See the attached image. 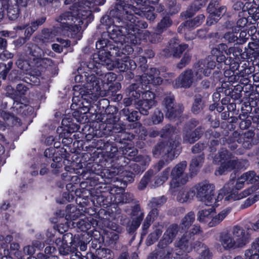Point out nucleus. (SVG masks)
I'll use <instances>...</instances> for the list:
<instances>
[{
    "label": "nucleus",
    "instance_id": "obj_1",
    "mask_svg": "<svg viewBox=\"0 0 259 259\" xmlns=\"http://www.w3.org/2000/svg\"><path fill=\"white\" fill-rule=\"evenodd\" d=\"M116 4L115 10L111 14L115 16L116 21L123 20L125 26H117L120 29L125 28L123 33L127 34V38H130L131 42L137 44L140 40L137 36L139 33L140 28H146L148 25L146 22L138 19L133 14L141 16H145L149 20L155 19L153 11L155 8L149 6L148 4H155L159 0H135L138 8L132 6L128 4L129 0H116Z\"/></svg>",
    "mask_w": 259,
    "mask_h": 259
},
{
    "label": "nucleus",
    "instance_id": "obj_2",
    "mask_svg": "<svg viewBox=\"0 0 259 259\" xmlns=\"http://www.w3.org/2000/svg\"><path fill=\"white\" fill-rule=\"evenodd\" d=\"M125 28L120 29L117 26H110L109 28V36L116 44L117 47L123 51L124 65H120L119 60L118 59L113 62L105 54L106 53L101 50L98 53L94 54V60L99 64L106 66L108 70H112L114 67L117 68L120 71H125L128 69H134L136 67V64L134 61L131 60L125 55L126 53L129 54L133 52V49L130 44L135 45L131 42L130 38H127V34L123 33V30H126Z\"/></svg>",
    "mask_w": 259,
    "mask_h": 259
},
{
    "label": "nucleus",
    "instance_id": "obj_3",
    "mask_svg": "<svg viewBox=\"0 0 259 259\" xmlns=\"http://www.w3.org/2000/svg\"><path fill=\"white\" fill-rule=\"evenodd\" d=\"M96 64L91 72L92 74L87 77V83L84 87V90L80 92L81 98L85 100L87 103H91L96 100L100 97H103L104 93L101 90L100 80L104 83L110 84L114 81L116 79V74L113 72H108L104 74L102 73L103 70L106 68V66L99 64L94 60Z\"/></svg>",
    "mask_w": 259,
    "mask_h": 259
},
{
    "label": "nucleus",
    "instance_id": "obj_4",
    "mask_svg": "<svg viewBox=\"0 0 259 259\" xmlns=\"http://www.w3.org/2000/svg\"><path fill=\"white\" fill-rule=\"evenodd\" d=\"M69 13H63L56 19L60 27H55L52 30L48 29L43 32L42 40L44 42H51L56 40L59 35H67L74 37L80 30V25L83 23L81 20L73 18Z\"/></svg>",
    "mask_w": 259,
    "mask_h": 259
},
{
    "label": "nucleus",
    "instance_id": "obj_5",
    "mask_svg": "<svg viewBox=\"0 0 259 259\" xmlns=\"http://www.w3.org/2000/svg\"><path fill=\"white\" fill-rule=\"evenodd\" d=\"M216 66L215 62L208 57L198 61L193 67V71L188 69L183 72L175 80L176 88H189L194 82L201 79L203 76H209Z\"/></svg>",
    "mask_w": 259,
    "mask_h": 259
},
{
    "label": "nucleus",
    "instance_id": "obj_6",
    "mask_svg": "<svg viewBox=\"0 0 259 259\" xmlns=\"http://www.w3.org/2000/svg\"><path fill=\"white\" fill-rule=\"evenodd\" d=\"M241 52L242 50L239 47L234 46L228 49L227 46L224 44L219 45L217 48L211 50V54L216 56V60L218 62L217 68H222L223 66H229L230 67L229 69H227L224 72L226 80L239 67L238 63L234 61L229 56L232 54L236 59L241 55Z\"/></svg>",
    "mask_w": 259,
    "mask_h": 259
},
{
    "label": "nucleus",
    "instance_id": "obj_7",
    "mask_svg": "<svg viewBox=\"0 0 259 259\" xmlns=\"http://www.w3.org/2000/svg\"><path fill=\"white\" fill-rule=\"evenodd\" d=\"M227 188L224 187L221 189L217 195H215V187L213 185L207 182L199 184L196 188L197 198L205 205L217 207L220 204L226 194Z\"/></svg>",
    "mask_w": 259,
    "mask_h": 259
},
{
    "label": "nucleus",
    "instance_id": "obj_8",
    "mask_svg": "<svg viewBox=\"0 0 259 259\" xmlns=\"http://www.w3.org/2000/svg\"><path fill=\"white\" fill-rule=\"evenodd\" d=\"M74 0H65V5L70 4ZM105 0H78L70 8V11L65 13H69L70 16H73V18L83 20L88 18L91 15L92 9L96 6L103 5ZM75 20V19H74Z\"/></svg>",
    "mask_w": 259,
    "mask_h": 259
},
{
    "label": "nucleus",
    "instance_id": "obj_9",
    "mask_svg": "<svg viewBox=\"0 0 259 259\" xmlns=\"http://www.w3.org/2000/svg\"><path fill=\"white\" fill-rule=\"evenodd\" d=\"M164 77H166L162 74H160V72L156 68H151L148 74H144L141 77V87L139 86L138 88L136 84H133L131 87V92H130V97L133 101H135V103L137 104V99L140 97V88L144 89V86L146 88L148 84L157 85H159L162 82V79L159 75Z\"/></svg>",
    "mask_w": 259,
    "mask_h": 259
},
{
    "label": "nucleus",
    "instance_id": "obj_10",
    "mask_svg": "<svg viewBox=\"0 0 259 259\" xmlns=\"http://www.w3.org/2000/svg\"><path fill=\"white\" fill-rule=\"evenodd\" d=\"M214 161L215 162H221V166L215 171V175H222L228 170L234 168H241L240 162L236 161L235 159L229 154L226 150H222L219 154L214 157Z\"/></svg>",
    "mask_w": 259,
    "mask_h": 259
},
{
    "label": "nucleus",
    "instance_id": "obj_11",
    "mask_svg": "<svg viewBox=\"0 0 259 259\" xmlns=\"http://www.w3.org/2000/svg\"><path fill=\"white\" fill-rule=\"evenodd\" d=\"M187 167L186 161H182L178 164L171 171V180L170 182V189L174 192L186 184L188 181V174L185 172Z\"/></svg>",
    "mask_w": 259,
    "mask_h": 259
},
{
    "label": "nucleus",
    "instance_id": "obj_12",
    "mask_svg": "<svg viewBox=\"0 0 259 259\" xmlns=\"http://www.w3.org/2000/svg\"><path fill=\"white\" fill-rule=\"evenodd\" d=\"M200 232V227L193 226L189 231L186 232L176 245V254L183 255V252H189L192 249L190 239L192 236Z\"/></svg>",
    "mask_w": 259,
    "mask_h": 259
},
{
    "label": "nucleus",
    "instance_id": "obj_13",
    "mask_svg": "<svg viewBox=\"0 0 259 259\" xmlns=\"http://www.w3.org/2000/svg\"><path fill=\"white\" fill-rule=\"evenodd\" d=\"M27 48L29 52V56L28 57L34 62L37 66H39L37 64L41 62H45L46 63L47 62L49 63L50 60L48 59L45 56L47 55L52 56L53 54L51 51L47 50L44 52L35 45H29Z\"/></svg>",
    "mask_w": 259,
    "mask_h": 259
},
{
    "label": "nucleus",
    "instance_id": "obj_14",
    "mask_svg": "<svg viewBox=\"0 0 259 259\" xmlns=\"http://www.w3.org/2000/svg\"><path fill=\"white\" fill-rule=\"evenodd\" d=\"M27 0H9L7 5L1 3L0 6L7 10V15L9 19L15 20L19 16V7H25L27 5Z\"/></svg>",
    "mask_w": 259,
    "mask_h": 259
},
{
    "label": "nucleus",
    "instance_id": "obj_15",
    "mask_svg": "<svg viewBox=\"0 0 259 259\" xmlns=\"http://www.w3.org/2000/svg\"><path fill=\"white\" fill-rule=\"evenodd\" d=\"M155 95L152 92L147 91L142 94V100H138L137 108L141 114L146 115L148 110L155 105Z\"/></svg>",
    "mask_w": 259,
    "mask_h": 259
},
{
    "label": "nucleus",
    "instance_id": "obj_16",
    "mask_svg": "<svg viewBox=\"0 0 259 259\" xmlns=\"http://www.w3.org/2000/svg\"><path fill=\"white\" fill-rule=\"evenodd\" d=\"M218 5L217 0H212L209 4L207 11L209 13L206 23L208 25H211L214 23L217 22L221 16H223L226 12V8L224 6L217 9L215 6Z\"/></svg>",
    "mask_w": 259,
    "mask_h": 259
},
{
    "label": "nucleus",
    "instance_id": "obj_17",
    "mask_svg": "<svg viewBox=\"0 0 259 259\" xmlns=\"http://www.w3.org/2000/svg\"><path fill=\"white\" fill-rule=\"evenodd\" d=\"M232 234L237 247H242L249 241V234L245 228L235 226L233 229Z\"/></svg>",
    "mask_w": 259,
    "mask_h": 259
},
{
    "label": "nucleus",
    "instance_id": "obj_18",
    "mask_svg": "<svg viewBox=\"0 0 259 259\" xmlns=\"http://www.w3.org/2000/svg\"><path fill=\"white\" fill-rule=\"evenodd\" d=\"M163 105L166 109V115L170 119L178 116L182 112V108L175 105L172 96L166 97L163 101Z\"/></svg>",
    "mask_w": 259,
    "mask_h": 259
},
{
    "label": "nucleus",
    "instance_id": "obj_19",
    "mask_svg": "<svg viewBox=\"0 0 259 259\" xmlns=\"http://www.w3.org/2000/svg\"><path fill=\"white\" fill-rule=\"evenodd\" d=\"M259 181V176L256 175L253 171H247L242 175L237 180L235 189L240 190L242 189L245 184H254Z\"/></svg>",
    "mask_w": 259,
    "mask_h": 259
},
{
    "label": "nucleus",
    "instance_id": "obj_20",
    "mask_svg": "<svg viewBox=\"0 0 259 259\" xmlns=\"http://www.w3.org/2000/svg\"><path fill=\"white\" fill-rule=\"evenodd\" d=\"M178 226L177 225L170 226L165 231L163 236V239L159 243V245L161 248L170 243L177 233Z\"/></svg>",
    "mask_w": 259,
    "mask_h": 259
},
{
    "label": "nucleus",
    "instance_id": "obj_21",
    "mask_svg": "<svg viewBox=\"0 0 259 259\" xmlns=\"http://www.w3.org/2000/svg\"><path fill=\"white\" fill-rule=\"evenodd\" d=\"M46 21L45 17H42L36 21L33 22L31 24V26L23 25L17 27V29L20 30L25 29L24 35L26 38H29L31 34L36 30L38 26L42 24Z\"/></svg>",
    "mask_w": 259,
    "mask_h": 259
},
{
    "label": "nucleus",
    "instance_id": "obj_22",
    "mask_svg": "<svg viewBox=\"0 0 259 259\" xmlns=\"http://www.w3.org/2000/svg\"><path fill=\"white\" fill-rule=\"evenodd\" d=\"M231 209L229 207L226 208L220 211L218 214L213 215L208 223L209 227H213L219 225L230 213Z\"/></svg>",
    "mask_w": 259,
    "mask_h": 259
},
{
    "label": "nucleus",
    "instance_id": "obj_23",
    "mask_svg": "<svg viewBox=\"0 0 259 259\" xmlns=\"http://www.w3.org/2000/svg\"><path fill=\"white\" fill-rule=\"evenodd\" d=\"M258 188H248L245 190L241 193L238 194L234 190L230 193H227L225 198V201H234L236 200H239L251 194L254 190H256Z\"/></svg>",
    "mask_w": 259,
    "mask_h": 259
},
{
    "label": "nucleus",
    "instance_id": "obj_24",
    "mask_svg": "<svg viewBox=\"0 0 259 259\" xmlns=\"http://www.w3.org/2000/svg\"><path fill=\"white\" fill-rule=\"evenodd\" d=\"M179 145L178 142H175L171 146V148L170 151H169V148L166 146H165L164 144L161 143L157 145L153 151V155L155 156H158L159 154H160L162 152H164L165 151L167 152V157H170V160H171L174 158V155L172 153V150L175 148H176Z\"/></svg>",
    "mask_w": 259,
    "mask_h": 259
},
{
    "label": "nucleus",
    "instance_id": "obj_25",
    "mask_svg": "<svg viewBox=\"0 0 259 259\" xmlns=\"http://www.w3.org/2000/svg\"><path fill=\"white\" fill-rule=\"evenodd\" d=\"M16 64L18 68L27 72L31 69V67L36 65V64L29 59L28 57V58H25L22 55L20 56L16 62Z\"/></svg>",
    "mask_w": 259,
    "mask_h": 259
},
{
    "label": "nucleus",
    "instance_id": "obj_26",
    "mask_svg": "<svg viewBox=\"0 0 259 259\" xmlns=\"http://www.w3.org/2000/svg\"><path fill=\"white\" fill-rule=\"evenodd\" d=\"M220 242L223 247L226 250L238 247L236 245L233 237H232L227 234H224L221 237Z\"/></svg>",
    "mask_w": 259,
    "mask_h": 259
},
{
    "label": "nucleus",
    "instance_id": "obj_27",
    "mask_svg": "<svg viewBox=\"0 0 259 259\" xmlns=\"http://www.w3.org/2000/svg\"><path fill=\"white\" fill-rule=\"evenodd\" d=\"M170 169L169 168L165 169L160 175L156 177L151 182V185L153 187H157L162 185L168 179Z\"/></svg>",
    "mask_w": 259,
    "mask_h": 259
},
{
    "label": "nucleus",
    "instance_id": "obj_28",
    "mask_svg": "<svg viewBox=\"0 0 259 259\" xmlns=\"http://www.w3.org/2000/svg\"><path fill=\"white\" fill-rule=\"evenodd\" d=\"M194 196V192L191 190L182 189L178 193L177 199L181 203L188 201Z\"/></svg>",
    "mask_w": 259,
    "mask_h": 259
},
{
    "label": "nucleus",
    "instance_id": "obj_29",
    "mask_svg": "<svg viewBox=\"0 0 259 259\" xmlns=\"http://www.w3.org/2000/svg\"><path fill=\"white\" fill-rule=\"evenodd\" d=\"M188 48L187 45H179L175 42L173 45L169 44V55H172L175 57H179L182 53Z\"/></svg>",
    "mask_w": 259,
    "mask_h": 259
},
{
    "label": "nucleus",
    "instance_id": "obj_30",
    "mask_svg": "<svg viewBox=\"0 0 259 259\" xmlns=\"http://www.w3.org/2000/svg\"><path fill=\"white\" fill-rule=\"evenodd\" d=\"M259 239L255 240L252 244V249L247 250L245 255L248 259H258L259 254Z\"/></svg>",
    "mask_w": 259,
    "mask_h": 259
},
{
    "label": "nucleus",
    "instance_id": "obj_31",
    "mask_svg": "<svg viewBox=\"0 0 259 259\" xmlns=\"http://www.w3.org/2000/svg\"><path fill=\"white\" fill-rule=\"evenodd\" d=\"M214 210L215 209L212 208L201 210L198 212L197 219L201 222L208 223L209 221L211 220Z\"/></svg>",
    "mask_w": 259,
    "mask_h": 259
},
{
    "label": "nucleus",
    "instance_id": "obj_32",
    "mask_svg": "<svg viewBox=\"0 0 259 259\" xmlns=\"http://www.w3.org/2000/svg\"><path fill=\"white\" fill-rule=\"evenodd\" d=\"M202 133V131L201 128H197L194 131H187L184 139L188 142L192 143L199 138Z\"/></svg>",
    "mask_w": 259,
    "mask_h": 259
},
{
    "label": "nucleus",
    "instance_id": "obj_33",
    "mask_svg": "<svg viewBox=\"0 0 259 259\" xmlns=\"http://www.w3.org/2000/svg\"><path fill=\"white\" fill-rule=\"evenodd\" d=\"M195 220V214L192 212H189L183 219L182 228L184 230L188 229L189 227Z\"/></svg>",
    "mask_w": 259,
    "mask_h": 259
},
{
    "label": "nucleus",
    "instance_id": "obj_34",
    "mask_svg": "<svg viewBox=\"0 0 259 259\" xmlns=\"http://www.w3.org/2000/svg\"><path fill=\"white\" fill-rule=\"evenodd\" d=\"M203 160V157L201 155L193 158L190 164V170L193 172L197 171L198 168L202 165Z\"/></svg>",
    "mask_w": 259,
    "mask_h": 259
},
{
    "label": "nucleus",
    "instance_id": "obj_35",
    "mask_svg": "<svg viewBox=\"0 0 259 259\" xmlns=\"http://www.w3.org/2000/svg\"><path fill=\"white\" fill-rule=\"evenodd\" d=\"M39 74V72H37L36 74L34 75L32 72H30L27 73L28 76L24 78V80L30 84L37 85L39 83V79L38 77Z\"/></svg>",
    "mask_w": 259,
    "mask_h": 259
},
{
    "label": "nucleus",
    "instance_id": "obj_36",
    "mask_svg": "<svg viewBox=\"0 0 259 259\" xmlns=\"http://www.w3.org/2000/svg\"><path fill=\"white\" fill-rule=\"evenodd\" d=\"M204 16L203 15H200L193 19L194 24H192L193 21H187L185 23V26L189 28L197 27L203 21Z\"/></svg>",
    "mask_w": 259,
    "mask_h": 259
},
{
    "label": "nucleus",
    "instance_id": "obj_37",
    "mask_svg": "<svg viewBox=\"0 0 259 259\" xmlns=\"http://www.w3.org/2000/svg\"><path fill=\"white\" fill-rule=\"evenodd\" d=\"M12 65L13 63L11 61L8 62V67L5 64L0 63V77L3 79H6L9 71L12 68Z\"/></svg>",
    "mask_w": 259,
    "mask_h": 259
},
{
    "label": "nucleus",
    "instance_id": "obj_38",
    "mask_svg": "<svg viewBox=\"0 0 259 259\" xmlns=\"http://www.w3.org/2000/svg\"><path fill=\"white\" fill-rule=\"evenodd\" d=\"M171 21L168 17L163 18L157 25V29L159 32L163 31V29L170 26Z\"/></svg>",
    "mask_w": 259,
    "mask_h": 259
},
{
    "label": "nucleus",
    "instance_id": "obj_39",
    "mask_svg": "<svg viewBox=\"0 0 259 259\" xmlns=\"http://www.w3.org/2000/svg\"><path fill=\"white\" fill-rule=\"evenodd\" d=\"M259 199V191L257 193L254 195L253 197L251 198L249 197L247 198L244 202V203L242 205V207L243 208H247L252 204H253L255 202L257 201Z\"/></svg>",
    "mask_w": 259,
    "mask_h": 259
},
{
    "label": "nucleus",
    "instance_id": "obj_40",
    "mask_svg": "<svg viewBox=\"0 0 259 259\" xmlns=\"http://www.w3.org/2000/svg\"><path fill=\"white\" fill-rule=\"evenodd\" d=\"M162 231L161 228L156 229L153 233H151L148 237V240H150L151 242L150 244L153 243L158 239L159 237L161 235Z\"/></svg>",
    "mask_w": 259,
    "mask_h": 259
},
{
    "label": "nucleus",
    "instance_id": "obj_41",
    "mask_svg": "<svg viewBox=\"0 0 259 259\" xmlns=\"http://www.w3.org/2000/svg\"><path fill=\"white\" fill-rule=\"evenodd\" d=\"M202 108L201 99L200 98H196L193 104L192 111L194 113H198Z\"/></svg>",
    "mask_w": 259,
    "mask_h": 259
},
{
    "label": "nucleus",
    "instance_id": "obj_42",
    "mask_svg": "<svg viewBox=\"0 0 259 259\" xmlns=\"http://www.w3.org/2000/svg\"><path fill=\"white\" fill-rule=\"evenodd\" d=\"M191 56L188 53H185L181 59L180 62L178 64L177 67L182 69L189 63Z\"/></svg>",
    "mask_w": 259,
    "mask_h": 259
},
{
    "label": "nucleus",
    "instance_id": "obj_43",
    "mask_svg": "<svg viewBox=\"0 0 259 259\" xmlns=\"http://www.w3.org/2000/svg\"><path fill=\"white\" fill-rule=\"evenodd\" d=\"M163 118V113L160 111L156 110L152 116V121L154 124H158L162 120Z\"/></svg>",
    "mask_w": 259,
    "mask_h": 259
},
{
    "label": "nucleus",
    "instance_id": "obj_44",
    "mask_svg": "<svg viewBox=\"0 0 259 259\" xmlns=\"http://www.w3.org/2000/svg\"><path fill=\"white\" fill-rule=\"evenodd\" d=\"M143 217V214L140 213L136 219L133 220L131 227V231L136 230L139 227Z\"/></svg>",
    "mask_w": 259,
    "mask_h": 259
},
{
    "label": "nucleus",
    "instance_id": "obj_45",
    "mask_svg": "<svg viewBox=\"0 0 259 259\" xmlns=\"http://www.w3.org/2000/svg\"><path fill=\"white\" fill-rule=\"evenodd\" d=\"M165 201L166 199L164 197L153 198L150 202L151 206L153 207H158L163 204Z\"/></svg>",
    "mask_w": 259,
    "mask_h": 259
},
{
    "label": "nucleus",
    "instance_id": "obj_46",
    "mask_svg": "<svg viewBox=\"0 0 259 259\" xmlns=\"http://www.w3.org/2000/svg\"><path fill=\"white\" fill-rule=\"evenodd\" d=\"M224 38L226 41L230 43L234 42L238 39L237 35L235 34V33L231 32L226 33Z\"/></svg>",
    "mask_w": 259,
    "mask_h": 259
},
{
    "label": "nucleus",
    "instance_id": "obj_47",
    "mask_svg": "<svg viewBox=\"0 0 259 259\" xmlns=\"http://www.w3.org/2000/svg\"><path fill=\"white\" fill-rule=\"evenodd\" d=\"M249 49L252 51V54H254L255 55L259 53V44L256 42H249L248 44ZM249 53H251L250 52Z\"/></svg>",
    "mask_w": 259,
    "mask_h": 259
},
{
    "label": "nucleus",
    "instance_id": "obj_48",
    "mask_svg": "<svg viewBox=\"0 0 259 259\" xmlns=\"http://www.w3.org/2000/svg\"><path fill=\"white\" fill-rule=\"evenodd\" d=\"M27 106L18 101H14L13 106V109L17 113L22 112V110L24 108H26Z\"/></svg>",
    "mask_w": 259,
    "mask_h": 259
},
{
    "label": "nucleus",
    "instance_id": "obj_49",
    "mask_svg": "<svg viewBox=\"0 0 259 259\" xmlns=\"http://www.w3.org/2000/svg\"><path fill=\"white\" fill-rule=\"evenodd\" d=\"M102 256L105 259H113L114 255L112 251L109 249H103L101 251Z\"/></svg>",
    "mask_w": 259,
    "mask_h": 259
},
{
    "label": "nucleus",
    "instance_id": "obj_50",
    "mask_svg": "<svg viewBox=\"0 0 259 259\" xmlns=\"http://www.w3.org/2000/svg\"><path fill=\"white\" fill-rule=\"evenodd\" d=\"M75 209V208L71 205H68L66 207V219L67 220H75V216L72 215L69 213L71 212H73Z\"/></svg>",
    "mask_w": 259,
    "mask_h": 259
},
{
    "label": "nucleus",
    "instance_id": "obj_51",
    "mask_svg": "<svg viewBox=\"0 0 259 259\" xmlns=\"http://www.w3.org/2000/svg\"><path fill=\"white\" fill-rule=\"evenodd\" d=\"M1 116L4 119L9 120H11L13 122H14V120H17L18 119L16 118L14 115H12L8 113L5 111H1Z\"/></svg>",
    "mask_w": 259,
    "mask_h": 259
},
{
    "label": "nucleus",
    "instance_id": "obj_52",
    "mask_svg": "<svg viewBox=\"0 0 259 259\" xmlns=\"http://www.w3.org/2000/svg\"><path fill=\"white\" fill-rule=\"evenodd\" d=\"M139 118V114L138 111H135L130 113L127 117V120L130 122H134L138 120Z\"/></svg>",
    "mask_w": 259,
    "mask_h": 259
},
{
    "label": "nucleus",
    "instance_id": "obj_53",
    "mask_svg": "<svg viewBox=\"0 0 259 259\" xmlns=\"http://www.w3.org/2000/svg\"><path fill=\"white\" fill-rule=\"evenodd\" d=\"M207 0H196L193 6L195 11L198 10L201 7L204 6Z\"/></svg>",
    "mask_w": 259,
    "mask_h": 259
},
{
    "label": "nucleus",
    "instance_id": "obj_54",
    "mask_svg": "<svg viewBox=\"0 0 259 259\" xmlns=\"http://www.w3.org/2000/svg\"><path fill=\"white\" fill-rule=\"evenodd\" d=\"M205 147L204 144L198 143L193 147L192 150L193 153H198L203 150Z\"/></svg>",
    "mask_w": 259,
    "mask_h": 259
},
{
    "label": "nucleus",
    "instance_id": "obj_55",
    "mask_svg": "<svg viewBox=\"0 0 259 259\" xmlns=\"http://www.w3.org/2000/svg\"><path fill=\"white\" fill-rule=\"evenodd\" d=\"M149 181V178L148 176L145 175L141 180L139 185V188L141 190L144 189L146 187Z\"/></svg>",
    "mask_w": 259,
    "mask_h": 259
},
{
    "label": "nucleus",
    "instance_id": "obj_56",
    "mask_svg": "<svg viewBox=\"0 0 259 259\" xmlns=\"http://www.w3.org/2000/svg\"><path fill=\"white\" fill-rule=\"evenodd\" d=\"M239 77H240L237 73H234L233 74V75L230 76V77L228 78L226 81L230 83H233L237 82L239 80Z\"/></svg>",
    "mask_w": 259,
    "mask_h": 259
},
{
    "label": "nucleus",
    "instance_id": "obj_57",
    "mask_svg": "<svg viewBox=\"0 0 259 259\" xmlns=\"http://www.w3.org/2000/svg\"><path fill=\"white\" fill-rule=\"evenodd\" d=\"M210 257L211 255L209 250L207 249H204L201 252L199 259H210Z\"/></svg>",
    "mask_w": 259,
    "mask_h": 259
},
{
    "label": "nucleus",
    "instance_id": "obj_58",
    "mask_svg": "<svg viewBox=\"0 0 259 259\" xmlns=\"http://www.w3.org/2000/svg\"><path fill=\"white\" fill-rule=\"evenodd\" d=\"M59 251L63 255H67L70 251V247L67 245L64 246H62L59 248Z\"/></svg>",
    "mask_w": 259,
    "mask_h": 259
},
{
    "label": "nucleus",
    "instance_id": "obj_59",
    "mask_svg": "<svg viewBox=\"0 0 259 259\" xmlns=\"http://www.w3.org/2000/svg\"><path fill=\"white\" fill-rule=\"evenodd\" d=\"M152 222V219H150L149 217L147 216L146 219L144 221V223L143 225V230H146L149 227Z\"/></svg>",
    "mask_w": 259,
    "mask_h": 259
},
{
    "label": "nucleus",
    "instance_id": "obj_60",
    "mask_svg": "<svg viewBox=\"0 0 259 259\" xmlns=\"http://www.w3.org/2000/svg\"><path fill=\"white\" fill-rule=\"evenodd\" d=\"M28 39L25 36V37H20L15 41V45L17 46H21L25 44Z\"/></svg>",
    "mask_w": 259,
    "mask_h": 259
},
{
    "label": "nucleus",
    "instance_id": "obj_61",
    "mask_svg": "<svg viewBox=\"0 0 259 259\" xmlns=\"http://www.w3.org/2000/svg\"><path fill=\"white\" fill-rule=\"evenodd\" d=\"M56 40L62 45V47H67L70 46V42L67 40H64L59 37H57Z\"/></svg>",
    "mask_w": 259,
    "mask_h": 259
},
{
    "label": "nucleus",
    "instance_id": "obj_62",
    "mask_svg": "<svg viewBox=\"0 0 259 259\" xmlns=\"http://www.w3.org/2000/svg\"><path fill=\"white\" fill-rule=\"evenodd\" d=\"M158 215V211L157 209L153 208L148 214V217H149L150 219H152V221L155 219L157 217Z\"/></svg>",
    "mask_w": 259,
    "mask_h": 259
},
{
    "label": "nucleus",
    "instance_id": "obj_63",
    "mask_svg": "<svg viewBox=\"0 0 259 259\" xmlns=\"http://www.w3.org/2000/svg\"><path fill=\"white\" fill-rule=\"evenodd\" d=\"M1 57L6 59H11L13 58V54L7 50H5L2 53Z\"/></svg>",
    "mask_w": 259,
    "mask_h": 259
},
{
    "label": "nucleus",
    "instance_id": "obj_64",
    "mask_svg": "<svg viewBox=\"0 0 259 259\" xmlns=\"http://www.w3.org/2000/svg\"><path fill=\"white\" fill-rule=\"evenodd\" d=\"M17 91L22 94H24L27 90V88L22 84H18L17 87Z\"/></svg>",
    "mask_w": 259,
    "mask_h": 259
}]
</instances>
